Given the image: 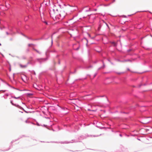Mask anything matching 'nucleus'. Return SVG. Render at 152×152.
<instances>
[{
    "label": "nucleus",
    "mask_w": 152,
    "mask_h": 152,
    "mask_svg": "<svg viewBox=\"0 0 152 152\" xmlns=\"http://www.w3.org/2000/svg\"><path fill=\"white\" fill-rule=\"evenodd\" d=\"M15 105L16 106V107L18 108H19L20 107V106L19 105Z\"/></svg>",
    "instance_id": "nucleus-14"
},
{
    "label": "nucleus",
    "mask_w": 152,
    "mask_h": 152,
    "mask_svg": "<svg viewBox=\"0 0 152 152\" xmlns=\"http://www.w3.org/2000/svg\"><path fill=\"white\" fill-rule=\"evenodd\" d=\"M119 135H120V136H121V137H122V134H119Z\"/></svg>",
    "instance_id": "nucleus-27"
},
{
    "label": "nucleus",
    "mask_w": 152,
    "mask_h": 152,
    "mask_svg": "<svg viewBox=\"0 0 152 152\" xmlns=\"http://www.w3.org/2000/svg\"><path fill=\"white\" fill-rule=\"evenodd\" d=\"M79 49V48H77V50H78Z\"/></svg>",
    "instance_id": "nucleus-34"
},
{
    "label": "nucleus",
    "mask_w": 152,
    "mask_h": 152,
    "mask_svg": "<svg viewBox=\"0 0 152 152\" xmlns=\"http://www.w3.org/2000/svg\"><path fill=\"white\" fill-rule=\"evenodd\" d=\"M127 61H130V60H127Z\"/></svg>",
    "instance_id": "nucleus-40"
},
{
    "label": "nucleus",
    "mask_w": 152,
    "mask_h": 152,
    "mask_svg": "<svg viewBox=\"0 0 152 152\" xmlns=\"http://www.w3.org/2000/svg\"><path fill=\"white\" fill-rule=\"evenodd\" d=\"M27 96H32L33 94L32 93H27L26 94Z\"/></svg>",
    "instance_id": "nucleus-9"
},
{
    "label": "nucleus",
    "mask_w": 152,
    "mask_h": 152,
    "mask_svg": "<svg viewBox=\"0 0 152 152\" xmlns=\"http://www.w3.org/2000/svg\"><path fill=\"white\" fill-rule=\"evenodd\" d=\"M94 137H96L95 136H94Z\"/></svg>",
    "instance_id": "nucleus-46"
},
{
    "label": "nucleus",
    "mask_w": 152,
    "mask_h": 152,
    "mask_svg": "<svg viewBox=\"0 0 152 152\" xmlns=\"http://www.w3.org/2000/svg\"><path fill=\"white\" fill-rule=\"evenodd\" d=\"M53 43V41H52V44Z\"/></svg>",
    "instance_id": "nucleus-35"
},
{
    "label": "nucleus",
    "mask_w": 152,
    "mask_h": 152,
    "mask_svg": "<svg viewBox=\"0 0 152 152\" xmlns=\"http://www.w3.org/2000/svg\"><path fill=\"white\" fill-rule=\"evenodd\" d=\"M45 23L46 24H48V23L46 22V21H45Z\"/></svg>",
    "instance_id": "nucleus-24"
},
{
    "label": "nucleus",
    "mask_w": 152,
    "mask_h": 152,
    "mask_svg": "<svg viewBox=\"0 0 152 152\" xmlns=\"http://www.w3.org/2000/svg\"><path fill=\"white\" fill-rule=\"evenodd\" d=\"M106 24L107 26H108V25H107V24Z\"/></svg>",
    "instance_id": "nucleus-37"
},
{
    "label": "nucleus",
    "mask_w": 152,
    "mask_h": 152,
    "mask_svg": "<svg viewBox=\"0 0 152 152\" xmlns=\"http://www.w3.org/2000/svg\"><path fill=\"white\" fill-rule=\"evenodd\" d=\"M96 74L95 75H94V77H95L96 76Z\"/></svg>",
    "instance_id": "nucleus-32"
},
{
    "label": "nucleus",
    "mask_w": 152,
    "mask_h": 152,
    "mask_svg": "<svg viewBox=\"0 0 152 152\" xmlns=\"http://www.w3.org/2000/svg\"><path fill=\"white\" fill-rule=\"evenodd\" d=\"M51 38H52V36H51Z\"/></svg>",
    "instance_id": "nucleus-42"
},
{
    "label": "nucleus",
    "mask_w": 152,
    "mask_h": 152,
    "mask_svg": "<svg viewBox=\"0 0 152 152\" xmlns=\"http://www.w3.org/2000/svg\"><path fill=\"white\" fill-rule=\"evenodd\" d=\"M22 58L23 59H26V57L24 56H23L22 57Z\"/></svg>",
    "instance_id": "nucleus-20"
},
{
    "label": "nucleus",
    "mask_w": 152,
    "mask_h": 152,
    "mask_svg": "<svg viewBox=\"0 0 152 152\" xmlns=\"http://www.w3.org/2000/svg\"><path fill=\"white\" fill-rule=\"evenodd\" d=\"M111 44L113 45L114 46H116L117 45V44L116 42H111Z\"/></svg>",
    "instance_id": "nucleus-6"
},
{
    "label": "nucleus",
    "mask_w": 152,
    "mask_h": 152,
    "mask_svg": "<svg viewBox=\"0 0 152 152\" xmlns=\"http://www.w3.org/2000/svg\"><path fill=\"white\" fill-rule=\"evenodd\" d=\"M46 55L47 56V53H46Z\"/></svg>",
    "instance_id": "nucleus-36"
},
{
    "label": "nucleus",
    "mask_w": 152,
    "mask_h": 152,
    "mask_svg": "<svg viewBox=\"0 0 152 152\" xmlns=\"http://www.w3.org/2000/svg\"><path fill=\"white\" fill-rule=\"evenodd\" d=\"M53 52H55V50H54V51H53Z\"/></svg>",
    "instance_id": "nucleus-45"
},
{
    "label": "nucleus",
    "mask_w": 152,
    "mask_h": 152,
    "mask_svg": "<svg viewBox=\"0 0 152 152\" xmlns=\"http://www.w3.org/2000/svg\"><path fill=\"white\" fill-rule=\"evenodd\" d=\"M8 96V94H5L4 96H3V97L5 99H6L7 98V97Z\"/></svg>",
    "instance_id": "nucleus-8"
},
{
    "label": "nucleus",
    "mask_w": 152,
    "mask_h": 152,
    "mask_svg": "<svg viewBox=\"0 0 152 152\" xmlns=\"http://www.w3.org/2000/svg\"><path fill=\"white\" fill-rule=\"evenodd\" d=\"M34 50L35 51L37 52V53H39V54H40V52H39V51H38V50H37L34 49V48H33Z\"/></svg>",
    "instance_id": "nucleus-11"
},
{
    "label": "nucleus",
    "mask_w": 152,
    "mask_h": 152,
    "mask_svg": "<svg viewBox=\"0 0 152 152\" xmlns=\"http://www.w3.org/2000/svg\"><path fill=\"white\" fill-rule=\"evenodd\" d=\"M27 107H28V106H29V105H25Z\"/></svg>",
    "instance_id": "nucleus-26"
},
{
    "label": "nucleus",
    "mask_w": 152,
    "mask_h": 152,
    "mask_svg": "<svg viewBox=\"0 0 152 152\" xmlns=\"http://www.w3.org/2000/svg\"><path fill=\"white\" fill-rule=\"evenodd\" d=\"M58 63H59V64H60V62H59H59H58Z\"/></svg>",
    "instance_id": "nucleus-38"
},
{
    "label": "nucleus",
    "mask_w": 152,
    "mask_h": 152,
    "mask_svg": "<svg viewBox=\"0 0 152 152\" xmlns=\"http://www.w3.org/2000/svg\"><path fill=\"white\" fill-rule=\"evenodd\" d=\"M115 1V0H114V1Z\"/></svg>",
    "instance_id": "nucleus-49"
},
{
    "label": "nucleus",
    "mask_w": 152,
    "mask_h": 152,
    "mask_svg": "<svg viewBox=\"0 0 152 152\" xmlns=\"http://www.w3.org/2000/svg\"><path fill=\"white\" fill-rule=\"evenodd\" d=\"M25 122L26 123H29V122L28 121V120H26L25 121Z\"/></svg>",
    "instance_id": "nucleus-18"
},
{
    "label": "nucleus",
    "mask_w": 152,
    "mask_h": 152,
    "mask_svg": "<svg viewBox=\"0 0 152 152\" xmlns=\"http://www.w3.org/2000/svg\"><path fill=\"white\" fill-rule=\"evenodd\" d=\"M122 113H126L125 112H123Z\"/></svg>",
    "instance_id": "nucleus-30"
},
{
    "label": "nucleus",
    "mask_w": 152,
    "mask_h": 152,
    "mask_svg": "<svg viewBox=\"0 0 152 152\" xmlns=\"http://www.w3.org/2000/svg\"><path fill=\"white\" fill-rule=\"evenodd\" d=\"M15 74H14L13 75V77L14 78V75Z\"/></svg>",
    "instance_id": "nucleus-29"
},
{
    "label": "nucleus",
    "mask_w": 152,
    "mask_h": 152,
    "mask_svg": "<svg viewBox=\"0 0 152 152\" xmlns=\"http://www.w3.org/2000/svg\"><path fill=\"white\" fill-rule=\"evenodd\" d=\"M11 97L12 98H15L21 101L23 99V98L22 96H18L17 97L14 96H11Z\"/></svg>",
    "instance_id": "nucleus-3"
},
{
    "label": "nucleus",
    "mask_w": 152,
    "mask_h": 152,
    "mask_svg": "<svg viewBox=\"0 0 152 152\" xmlns=\"http://www.w3.org/2000/svg\"><path fill=\"white\" fill-rule=\"evenodd\" d=\"M10 102H11V103L12 104V105L15 104H14V103H13L12 101V100Z\"/></svg>",
    "instance_id": "nucleus-16"
},
{
    "label": "nucleus",
    "mask_w": 152,
    "mask_h": 152,
    "mask_svg": "<svg viewBox=\"0 0 152 152\" xmlns=\"http://www.w3.org/2000/svg\"><path fill=\"white\" fill-rule=\"evenodd\" d=\"M75 105L76 106V107H78L77 105Z\"/></svg>",
    "instance_id": "nucleus-31"
},
{
    "label": "nucleus",
    "mask_w": 152,
    "mask_h": 152,
    "mask_svg": "<svg viewBox=\"0 0 152 152\" xmlns=\"http://www.w3.org/2000/svg\"><path fill=\"white\" fill-rule=\"evenodd\" d=\"M6 33L7 34V35H9L10 34H11V35H12L13 34H14V33H12H12H8L7 32H6Z\"/></svg>",
    "instance_id": "nucleus-10"
},
{
    "label": "nucleus",
    "mask_w": 152,
    "mask_h": 152,
    "mask_svg": "<svg viewBox=\"0 0 152 152\" xmlns=\"http://www.w3.org/2000/svg\"><path fill=\"white\" fill-rule=\"evenodd\" d=\"M89 10H90V9L89 8V9L88 10H85V11H86V12H87L88 11H89Z\"/></svg>",
    "instance_id": "nucleus-21"
},
{
    "label": "nucleus",
    "mask_w": 152,
    "mask_h": 152,
    "mask_svg": "<svg viewBox=\"0 0 152 152\" xmlns=\"http://www.w3.org/2000/svg\"><path fill=\"white\" fill-rule=\"evenodd\" d=\"M34 50L35 51L37 52V53H39V54H40V52H39V51H38V50H37L34 49V48H33Z\"/></svg>",
    "instance_id": "nucleus-12"
},
{
    "label": "nucleus",
    "mask_w": 152,
    "mask_h": 152,
    "mask_svg": "<svg viewBox=\"0 0 152 152\" xmlns=\"http://www.w3.org/2000/svg\"><path fill=\"white\" fill-rule=\"evenodd\" d=\"M123 16V17H124V18H126V16L125 15H123L122 16Z\"/></svg>",
    "instance_id": "nucleus-22"
},
{
    "label": "nucleus",
    "mask_w": 152,
    "mask_h": 152,
    "mask_svg": "<svg viewBox=\"0 0 152 152\" xmlns=\"http://www.w3.org/2000/svg\"><path fill=\"white\" fill-rule=\"evenodd\" d=\"M151 37H152V36H151Z\"/></svg>",
    "instance_id": "nucleus-50"
},
{
    "label": "nucleus",
    "mask_w": 152,
    "mask_h": 152,
    "mask_svg": "<svg viewBox=\"0 0 152 152\" xmlns=\"http://www.w3.org/2000/svg\"><path fill=\"white\" fill-rule=\"evenodd\" d=\"M11 143H13V142H12H12H11Z\"/></svg>",
    "instance_id": "nucleus-39"
},
{
    "label": "nucleus",
    "mask_w": 152,
    "mask_h": 152,
    "mask_svg": "<svg viewBox=\"0 0 152 152\" xmlns=\"http://www.w3.org/2000/svg\"><path fill=\"white\" fill-rule=\"evenodd\" d=\"M104 96H96V97H103Z\"/></svg>",
    "instance_id": "nucleus-17"
},
{
    "label": "nucleus",
    "mask_w": 152,
    "mask_h": 152,
    "mask_svg": "<svg viewBox=\"0 0 152 152\" xmlns=\"http://www.w3.org/2000/svg\"><path fill=\"white\" fill-rule=\"evenodd\" d=\"M55 33H54L53 34H55Z\"/></svg>",
    "instance_id": "nucleus-43"
},
{
    "label": "nucleus",
    "mask_w": 152,
    "mask_h": 152,
    "mask_svg": "<svg viewBox=\"0 0 152 152\" xmlns=\"http://www.w3.org/2000/svg\"><path fill=\"white\" fill-rule=\"evenodd\" d=\"M33 64L32 61H30L27 63L25 65H23L21 64H19V66L20 67L22 68H25L28 66V64Z\"/></svg>",
    "instance_id": "nucleus-1"
},
{
    "label": "nucleus",
    "mask_w": 152,
    "mask_h": 152,
    "mask_svg": "<svg viewBox=\"0 0 152 152\" xmlns=\"http://www.w3.org/2000/svg\"><path fill=\"white\" fill-rule=\"evenodd\" d=\"M22 34V35H23V36H25V37H26L27 38H28V39H31V40H38L40 39H33L32 38H30V37H28L27 36L25 35H24L23 34ZM44 39V38L42 37L40 39Z\"/></svg>",
    "instance_id": "nucleus-5"
},
{
    "label": "nucleus",
    "mask_w": 152,
    "mask_h": 152,
    "mask_svg": "<svg viewBox=\"0 0 152 152\" xmlns=\"http://www.w3.org/2000/svg\"><path fill=\"white\" fill-rule=\"evenodd\" d=\"M122 73L121 72H120V73H118V74H121Z\"/></svg>",
    "instance_id": "nucleus-25"
},
{
    "label": "nucleus",
    "mask_w": 152,
    "mask_h": 152,
    "mask_svg": "<svg viewBox=\"0 0 152 152\" xmlns=\"http://www.w3.org/2000/svg\"><path fill=\"white\" fill-rule=\"evenodd\" d=\"M32 45H33V44H28V46L29 47H31Z\"/></svg>",
    "instance_id": "nucleus-19"
},
{
    "label": "nucleus",
    "mask_w": 152,
    "mask_h": 152,
    "mask_svg": "<svg viewBox=\"0 0 152 152\" xmlns=\"http://www.w3.org/2000/svg\"><path fill=\"white\" fill-rule=\"evenodd\" d=\"M88 136L85 134L84 135H81L79 138V139H84L86 138L87 137H88Z\"/></svg>",
    "instance_id": "nucleus-4"
},
{
    "label": "nucleus",
    "mask_w": 152,
    "mask_h": 152,
    "mask_svg": "<svg viewBox=\"0 0 152 152\" xmlns=\"http://www.w3.org/2000/svg\"><path fill=\"white\" fill-rule=\"evenodd\" d=\"M118 61H120L119 60H118Z\"/></svg>",
    "instance_id": "nucleus-44"
},
{
    "label": "nucleus",
    "mask_w": 152,
    "mask_h": 152,
    "mask_svg": "<svg viewBox=\"0 0 152 152\" xmlns=\"http://www.w3.org/2000/svg\"><path fill=\"white\" fill-rule=\"evenodd\" d=\"M86 8V7H85V8H84V9H85Z\"/></svg>",
    "instance_id": "nucleus-41"
},
{
    "label": "nucleus",
    "mask_w": 152,
    "mask_h": 152,
    "mask_svg": "<svg viewBox=\"0 0 152 152\" xmlns=\"http://www.w3.org/2000/svg\"><path fill=\"white\" fill-rule=\"evenodd\" d=\"M33 73L35 75L36 74L35 72L34 71H33Z\"/></svg>",
    "instance_id": "nucleus-23"
},
{
    "label": "nucleus",
    "mask_w": 152,
    "mask_h": 152,
    "mask_svg": "<svg viewBox=\"0 0 152 152\" xmlns=\"http://www.w3.org/2000/svg\"><path fill=\"white\" fill-rule=\"evenodd\" d=\"M105 1H107V0H105Z\"/></svg>",
    "instance_id": "nucleus-48"
},
{
    "label": "nucleus",
    "mask_w": 152,
    "mask_h": 152,
    "mask_svg": "<svg viewBox=\"0 0 152 152\" xmlns=\"http://www.w3.org/2000/svg\"><path fill=\"white\" fill-rule=\"evenodd\" d=\"M102 62L103 63V66L102 67H101L99 68V69H100L101 68L104 69L105 67V65L104 64L103 61H102Z\"/></svg>",
    "instance_id": "nucleus-7"
},
{
    "label": "nucleus",
    "mask_w": 152,
    "mask_h": 152,
    "mask_svg": "<svg viewBox=\"0 0 152 152\" xmlns=\"http://www.w3.org/2000/svg\"><path fill=\"white\" fill-rule=\"evenodd\" d=\"M47 60V58H40L37 59V60L39 63H41L44 61H45Z\"/></svg>",
    "instance_id": "nucleus-2"
},
{
    "label": "nucleus",
    "mask_w": 152,
    "mask_h": 152,
    "mask_svg": "<svg viewBox=\"0 0 152 152\" xmlns=\"http://www.w3.org/2000/svg\"><path fill=\"white\" fill-rule=\"evenodd\" d=\"M73 142H67V141H65L64 142H63V143H72Z\"/></svg>",
    "instance_id": "nucleus-13"
},
{
    "label": "nucleus",
    "mask_w": 152,
    "mask_h": 152,
    "mask_svg": "<svg viewBox=\"0 0 152 152\" xmlns=\"http://www.w3.org/2000/svg\"><path fill=\"white\" fill-rule=\"evenodd\" d=\"M5 91H3V92H4Z\"/></svg>",
    "instance_id": "nucleus-33"
},
{
    "label": "nucleus",
    "mask_w": 152,
    "mask_h": 152,
    "mask_svg": "<svg viewBox=\"0 0 152 152\" xmlns=\"http://www.w3.org/2000/svg\"><path fill=\"white\" fill-rule=\"evenodd\" d=\"M110 4H104V6H109V5H110Z\"/></svg>",
    "instance_id": "nucleus-15"
},
{
    "label": "nucleus",
    "mask_w": 152,
    "mask_h": 152,
    "mask_svg": "<svg viewBox=\"0 0 152 152\" xmlns=\"http://www.w3.org/2000/svg\"><path fill=\"white\" fill-rule=\"evenodd\" d=\"M107 60L108 61H110V60L109 59H107Z\"/></svg>",
    "instance_id": "nucleus-28"
},
{
    "label": "nucleus",
    "mask_w": 152,
    "mask_h": 152,
    "mask_svg": "<svg viewBox=\"0 0 152 152\" xmlns=\"http://www.w3.org/2000/svg\"><path fill=\"white\" fill-rule=\"evenodd\" d=\"M86 40H87V42H88V40L87 39H86Z\"/></svg>",
    "instance_id": "nucleus-47"
}]
</instances>
